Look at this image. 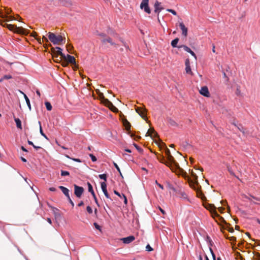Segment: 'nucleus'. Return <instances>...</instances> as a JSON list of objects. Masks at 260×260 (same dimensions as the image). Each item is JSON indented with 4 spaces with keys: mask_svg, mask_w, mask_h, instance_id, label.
I'll list each match as a JSON object with an SVG mask.
<instances>
[{
    "mask_svg": "<svg viewBox=\"0 0 260 260\" xmlns=\"http://www.w3.org/2000/svg\"><path fill=\"white\" fill-rule=\"evenodd\" d=\"M157 158L160 162L166 165H168V163L167 162V161L165 160V158L163 156L159 154L157 156Z\"/></svg>",
    "mask_w": 260,
    "mask_h": 260,
    "instance_id": "obj_26",
    "label": "nucleus"
},
{
    "mask_svg": "<svg viewBox=\"0 0 260 260\" xmlns=\"http://www.w3.org/2000/svg\"><path fill=\"white\" fill-rule=\"evenodd\" d=\"M56 50L52 54V57L53 58H58V56L60 55V58H65V54L62 52V49L59 47H56Z\"/></svg>",
    "mask_w": 260,
    "mask_h": 260,
    "instance_id": "obj_6",
    "label": "nucleus"
},
{
    "mask_svg": "<svg viewBox=\"0 0 260 260\" xmlns=\"http://www.w3.org/2000/svg\"><path fill=\"white\" fill-rule=\"evenodd\" d=\"M179 26L182 31V35L184 36V37H186L187 35V28L185 27V25L183 22H180L179 23Z\"/></svg>",
    "mask_w": 260,
    "mask_h": 260,
    "instance_id": "obj_18",
    "label": "nucleus"
},
{
    "mask_svg": "<svg viewBox=\"0 0 260 260\" xmlns=\"http://www.w3.org/2000/svg\"><path fill=\"white\" fill-rule=\"evenodd\" d=\"M180 195H181V197L183 198V199H186L187 198V194L184 192H181L180 193Z\"/></svg>",
    "mask_w": 260,
    "mask_h": 260,
    "instance_id": "obj_57",
    "label": "nucleus"
},
{
    "mask_svg": "<svg viewBox=\"0 0 260 260\" xmlns=\"http://www.w3.org/2000/svg\"><path fill=\"white\" fill-rule=\"evenodd\" d=\"M227 169H228V171L229 172V173H230V174L231 175L234 176V177H235L237 178H238V179H239L238 177L236 176V175H235V174L234 173V172L232 170V168L229 165L227 166Z\"/></svg>",
    "mask_w": 260,
    "mask_h": 260,
    "instance_id": "obj_33",
    "label": "nucleus"
},
{
    "mask_svg": "<svg viewBox=\"0 0 260 260\" xmlns=\"http://www.w3.org/2000/svg\"><path fill=\"white\" fill-rule=\"evenodd\" d=\"M94 225L95 228L97 230H100V231H101V226H100L99 224H98V223H97L94 222Z\"/></svg>",
    "mask_w": 260,
    "mask_h": 260,
    "instance_id": "obj_62",
    "label": "nucleus"
},
{
    "mask_svg": "<svg viewBox=\"0 0 260 260\" xmlns=\"http://www.w3.org/2000/svg\"><path fill=\"white\" fill-rule=\"evenodd\" d=\"M146 250L148 251H152L153 249V248L150 246L149 244L147 245L146 246Z\"/></svg>",
    "mask_w": 260,
    "mask_h": 260,
    "instance_id": "obj_53",
    "label": "nucleus"
},
{
    "mask_svg": "<svg viewBox=\"0 0 260 260\" xmlns=\"http://www.w3.org/2000/svg\"><path fill=\"white\" fill-rule=\"evenodd\" d=\"M154 12L157 13V16L159 15V13L164 9V8L161 6V3L156 1L154 4Z\"/></svg>",
    "mask_w": 260,
    "mask_h": 260,
    "instance_id": "obj_12",
    "label": "nucleus"
},
{
    "mask_svg": "<svg viewBox=\"0 0 260 260\" xmlns=\"http://www.w3.org/2000/svg\"><path fill=\"white\" fill-rule=\"evenodd\" d=\"M245 198L248 199L249 201H252L255 203L254 201H260V199L253 197L251 195H249V196H245Z\"/></svg>",
    "mask_w": 260,
    "mask_h": 260,
    "instance_id": "obj_24",
    "label": "nucleus"
},
{
    "mask_svg": "<svg viewBox=\"0 0 260 260\" xmlns=\"http://www.w3.org/2000/svg\"><path fill=\"white\" fill-rule=\"evenodd\" d=\"M176 169L178 170L181 175L185 179H187L188 182L189 183V177L188 176L187 173L184 171L182 169L180 168L179 166V168H177Z\"/></svg>",
    "mask_w": 260,
    "mask_h": 260,
    "instance_id": "obj_20",
    "label": "nucleus"
},
{
    "mask_svg": "<svg viewBox=\"0 0 260 260\" xmlns=\"http://www.w3.org/2000/svg\"><path fill=\"white\" fill-rule=\"evenodd\" d=\"M103 192L107 198L110 199V196L107 191V190L103 191Z\"/></svg>",
    "mask_w": 260,
    "mask_h": 260,
    "instance_id": "obj_59",
    "label": "nucleus"
},
{
    "mask_svg": "<svg viewBox=\"0 0 260 260\" xmlns=\"http://www.w3.org/2000/svg\"><path fill=\"white\" fill-rule=\"evenodd\" d=\"M135 239V238L134 236H129L127 237L122 238L120 240L124 244H129L132 242Z\"/></svg>",
    "mask_w": 260,
    "mask_h": 260,
    "instance_id": "obj_14",
    "label": "nucleus"
},
{
    "mask_svg": "<svg viewBox=\"0 0 260 260\" xmlns=\"http://www.w3.org/2000/svg\"><path fill=\"white\" fill-rule=\"evenodd\" d=\"M136 112L139 114V115L143 118L144 119L147 118V110L145 108L136 107Z\"/></svg>",
    "mask_w": 260,
    "mask_h": 260,
    "instance_id": "obj_4",
    "label": "nucleus"
},
{
    "mask_svg": "<svg viewBox=\"0 0 260 260\" xmlns=\"http://www.w3.org/2000/svg\"><path fill=\"white\" fill-rule=\"evenodd\" d=\"M14 32L24 35H27L29 33H30V31L28 29L23 28L22 27L17 26L15 29Z\"/></svg>",
    "mask_w": 260,
    "mask_h": 260,
    "instance_id": "obj_10",
    "label": "nucleus"
},
{
    "mask_svg": "<svg viewBox=\"0 0 260 260\" xmlns=\"http://www.w3.org/2000/svg\"><path fill=\"white\" fill-rule=\"evenodd\" d=\"M88 191L91 192L92 196H94V192L93 191L92 185L89 183L87 182Z\"/></svg>",
    "mask_w": 260,
    "mask_h": 260,
    "instance_id": "obj_32",
    "label": "nucleus"
},
{
    "mask_svg": "<svg viewBox=\"0 0 260 260\" xmlns=\"http://www.w3.org/2000/svg\"><path fill=\"white\" fill-rule=\"evenodd\" d=\"M48 39L54 45H61L66 42L65 38L60 35L56 36L55 34L51 32L48 33Z\"/></svg>",
    "mask_w": 260,
    "mask_h": 260,
    "instance_id": "obj_2",
    "label": "nucleus"
},
{
    "mask_svg": "<svg viewBox=\"0 0 260 260\" xmlns=\"http://www.w3.org/2000/svg\"><path fill=\"white\" fill-rule=\"evenodd\" d=\"M178 48H183V49L189 53L192 56H193L196 59H197V56L195 54V53H194V52H193L188 47H187V46L186 45H180V46H178Z\"/></svg>",
    "mask_w": 260,
    "mask_h": 260,
    "instance_id": "obj_15",
    "label": "nucleus"
},
{
    "mask_svg": "<svg viewBox=\"0 0 260 260\" xmlns=\"http://www.w3.org/2000/svg\"><path fill=\"white\" fill-rule=\"evenodd\" d=\"M66 156L67 157H68L70 159H71L75 161L78 162H81V160L79 158H71L67 155H66Z\"/></svg>",
    "mask_w": 260,
    "mask_h": 260,
    "instance_id": "obj_49",
    "label": "nucleus"
},
{
    "mask_svg": "<svg viewBox=\"0 0 260 260\" xmlns=\"http://www.w3.org/2000/svg\"><path fill=\"white\" fill-rule=\"evenodd\" d=\"M89 155L92 161L94 162L96 161V157L94 155H93L92 154H89Z\"/></svg>",
    "mask_w": 260,
    "mask_h": 260,
    "instance_id": "obj_51",
    "label": "nucleus"
},
{
    "mask_svg": "<svg viewBox=\"0 0 260 260\" xmlns=\"http://www.w3.org/2000/svg\"><path fill=\"white\" fill-rule=\"evenodd\" d=\"M134 146H135V147L137 149V150L140 152V153H142L143 151V150L142 148H141V147H140L138 145H137L136 143H134Z\"/></svg>",
    "mask_w": 260,
    "mask_h": 260,
    "instance_id": "obj_44",
    "label": "nucleus"
},
{
    "mask_svg": "<svg viewBox=\"0 0 260 260\" xmlns=\"http://www.w3.org/2000/svg\"><path fill=\"white\" fill-rule=\"evenodd\" d=\"M185 71H186V72L187 74H191L192 75V73L191 72V68H190V66H187V67H186L185 68Z\"/></svg>",
    "mask_w": 260,
    "mask_h": 260,
    "instance_id": "obj_45",
    "label": "nucleus"
},
{
    "mask_svg": "<svg viewBox=\"0 0 260 260\" xmlns=\"http://www.w3.org/2000/svg\"><path fill=\"white\" fill-rule=\"evenodd\" d=\"M113 165L115 167V168L116 169V170H117V171L119 173L120 175L122 177V174L121 173V171H120V168H119L118 166L117 165V164L114 162H113Z\"/></svg>",
    "mask_w": 260,
    "mask_h": 260,
    "instance_id": "obj_46",
    "label": "nucleus"
},
{
    "mask_svg": "<svg viewBox=\"0 0 260 260\" xmlns=\"http://www.w3.org/2000/svg\"><path fill=\"white\" fill-rule=\"evenodd\" d=\"M61 65L63 66V67H67L68 66L69 63L68 62V61H67V60H64V59H62V60L61 61Z\"/></svg>",
    "mask_w": 260,
    "mask_h": 260,
    "instance_id": "obj_48",
    "label": "nucleus"
},
{
    "mask_svg": "<svg viewBox=\"0 0 260 260\" xmlns=\"http://www.w3.org/2000/svg\"><path fill=\"white\" fill-rule=\"evenodd\" d=\"M190 174H191V176L193 178V180L189 178V185L190 186V183L191 182L196 183H196L197 184H199V182H198V176L193 172L192 170L191 171Z\"/></svg>",
    "mask_w": 260,
    "mask_h": 260,
    "instance_id": "obj_17",
    "label": "nucleus"
},
{
    "mask_svg": "<svg viewBox=\"0 0 260 260\" xmlns=\"http://www.w3.org/2000/svg\"><path fill=\"white\" fill-rule=\"evenodd\" d=\"M96 92L98 94V96H99L100 100H101V102H103V101H104V99H106L104 95V94L103 93L101 92L100 91V90L98 89L96 90Z\"/></svg>",
    "mask_w": 260,
    "mask_h": 260,
    "instance_id": "obj_31",
    "label": "nucleus"
},
{
    "mask_svg": "<svg viewBox=\"0 0 260 260\" xmlns=\"http://www.w3.org/2000/svg\"><path fill=\"white\" fill-rule=\"evenodd\" d=\"M70 175V173L68 171H61V176H69Z\"/></svg>",
    "mask_w": 260,
    "mask_h": 260,
    "instance_id": "obj_47",
    "label": "nucleus"
},
{
    "mask_svg": "<svg viewBox=\"0 0 260 260\" xmlns=\"http://www.w3.org/2000/svg\"><path fill=\"white\" fill-rule=\"evenodd\" d=\"M103 104H104L106 106H107V107H108L109 108H110V106L112 105L113 104L110 101H109L108 99H104V101H103V102H102Z\"/></svg>",
    "mask_w": 260,
    "mask_h": 260,
    "instance_id": "obj_29",
    "label": "nucleus"
},
{
    "mask_svg": "<svg viewBox=\"0 0 260 260\" xmlns=\"http://www.w3.org/2000/svg\"><path fill=\"white\" fill-rule=\"evenodd\" d=\"M169 124L172 126H177V123L173 119L170 118L168 119Z\"/></svg>",
    "mask_w": 260,
    "mask_h": 260,
    "instance_id": "obj_36",
    "label": "nucleus"
},
{
    "mask_svg": "<svg viewBox=\"0 0 260 260\" xmlns=\"http://www.w3.org/2000/svg\"><path fill=\"white\" fill-rule=\"evenodd\" d=\"M220 203L221 204L222 206V207H219L218 208V211L221 212V211H223V210H225V208L223 206H226V207L228 208V211H230V207L227 205V203H226V201L222 200V201H221L220 202Z\"/></svg>",
    "mask_w": 260,
    "mask_h": 260,
    "instance_id": "obj_19",
    "label": "nucleus"
},
{
    "mask_svg": "<svg viewBox=\"0 0 260 260\" xmlns=\"http://www.w3.org/2000/svg\"><path fill=\"white\" fill-rule=\"evenodd\" d=\"M64 60H67L68 62L71 64H75L76 63V59L73 56H71L69 54L65 55V58H63Z\"/></svg>",
    "mask_w": 260,
    "mask_h": 260,
    "instance_id": "obj_16",
    "label": "nucleus"
},
{
    "mask_svg": "<svg viewBox=\"0 0 260 260\" xmlns=\"http://www.w3.org/2000/svg\"><path fill=\"white\" fill-rule=\"evenodd\" d=\"M39 124L40 125V134H41V135L42 136H43L45 139H46L47 140H48V137H47V136L44 133L43 131V129H42V126H41V123L40 121H39Z\"/></svg>",
    "mask_w": 260,
    "mask_h": 260,
    "instance_id": "obj_34",
    "label": "nucleus"
},
{
    "mask_svg": "<svg viewBox=\"0 0 260 260\" xmlns=\"http://www.w3.org/2000/svg\"><path fill=\"white\" fill-rule=\"evenodd\" d=\"M67 51L71 54H73L72 50L73 49V47L71 44H67Z\"/></svg>",
    "mask_w": 260,
    "mask_h": 260,
    "instance_id": "obj_38",
    "label": "nucleus"
},
{
    "mask_svg": "<svg viewBox=\"0 0 260 260\" xmlns=\"http://www.w3.org/2000/svg\"><path fill=\"white\" fill-rule=\"evenodd\" d=\"M23 95H24V98L25 100V101H26V103L27 104V105L29 109V110H31V105H30V101L28 99V98L27 96V95L24 94L23 92H22Z\"/></svg>",
    "mask_w": 260,
    "mask_h": 260,
    "instance_id": "obj_30",
    "label": "nucleus"
},
{
    "mask_svg": "<svg viewBox=\"0 0 260 260\" xmlns=\"http://www.w3.org/2000/svg\"><path fill=\"white\" fill-rule=\"evenodd\" d=\"M168 161H167V162L168 163V165H167V166L170 167V166L173 165V166L176 169L177 168H179V164L175 161L174 159L173 156L171 155H169L168 157H167Z\"/></svg>",
    "mask_w": 260,
    "mask_h": 260,
    "instance_id": "obj_8",
    "label": "nucleus"
},
{
    "mask_svg": "<svg viewBox=\"0 0 260 260\" xmlns=\"http://www.w3.org/2000/svg\"><path fill=\"white\" fill-rule=\"evenodd\" d=\"M99 178L101 179L104 180L105 182L107 181V175L106 174H100L99 175Z\"/></svg>",
    "mask_w": 260,
    "mask_h": 260,
    "instance_id": "obj_42",
    "label": "nucleus"
},
{
    "mask_svg": "<svg viewBox=\"0 0 260 260\" xmlns=\"http://www.w3.org/2000/svg\"><path fill=\"white\" fill-rule=\"evenodd\" d=\"M56 50V47L55 48H54V47H52L51 46V49H50V51H48V52L49 53H50L51 54H53V52H55V51Z\"/></svg>",
    "mask_w": 260,
    "mask_h": 260,
    "instance_id": "obj_55",
    "label": "nucleus"
},
{
    "mask_svg": "<svg viewBox=\"0 0 260 260\" xmlns=\"http://www.w3.org/2000/svg\"><path fill=\"white\" fill-rule=\"evenodd\" d=\"M200 93L201 94L203 95L204 96H210V93L209 92L208 88L206 86H203L201 88V90H200Z\"/></svg>",
    "mask_w": 260,
    "mask_h": 260,
    "instance_id": "obj_13",
    "label": "nucleus"
},
{
    "mask_svg": "<svg viewBox=\"0 0 260 260\" xmlns=\"http://www.w3.org/2000/svg\"><path fill=\"white\" fill-rule=\"evenodd\" d=\"M101 188L103 191L107 190V184L105 182H101Z\"/></svg>",
    "mask_w": 260,
    "mask_h": 260,
    "instance_id": "obj_43",
    "label": "nucleus"
},
{
    "mask_svg": "<svg viewBox=\"0 0 260 260\" xmlns=\"http://www.w3.org/2000/svg\"><path fill=\"white\" fill-rule=\"evenodd\" d=\"M30 36H31V37H34V38H36H36H37V37H38V34H37V33L36 32H35V31H33V32L31 33V34L30 35Z\"/></svg>",
    "mask_w": 260,
    "mask_h": 260,
    "instance_id": "obj_60",
    "label": "nucleus"
},
{
    "mask_svg": "<svg viewBox=\"0 0 260 260\" xmlns=\"http://www.w3.org/2000/svg\"><path fill=\"white\" fill-rule=\"evenodd\" d=\"M54 61L56 62H60L62 59H63L62 58H60V57L58 56V58H53Z\"/></svg>",
    "mask_w": 260,
    "mask_h": 260,
    "instance_id": "obj_56",
    "label": "nucleus"
},
{
    "mask_svg": "<svg viewBox=\"0 0 260 260\" xmlns=\"http://www.w3.org/2000/svg\"><path fill=\"white\" fill-rule=\"evenodd\" d=\"M190 187L196 191L197 195L198 198H200L203 201V206L209 211H216V207L212 204H209L206 202V198L201 190V186L199 184H196L191 182Z\"/></svg>",
    "mask_w": 260,
    "mask_h": 260,
    "instance_id": "obj_1",
    "label": "nucleus"
},
{
    "mask_svg": "<svg viewBox=\"0 0 260 260\" xmlns=\"http://www.w3.org/2000/svg\"><path fill=\"white\" fill-rule=\"evenodd\" d=\"M45 105L47 110L51 111L52 110V107L50 103H49V102H45Z\"/></svg>",
    "mask_w": 260,
    "mask_h": 260,
    "instance_id": "obj_40",
    "label": "nucleus"
},
{
    "mask_svg": "<svg viewBox=\"0 0 260 260\" xmlns=\"http://www.w3.org/2000/svg\"><path fill=\"white\" fill-rule=\"evenodd\" d=\"M102 43H106V42L109 43L111 45H115V44L112 41L111 38H110V37H107V38H104L103 39H102Z\"/></svg>",
    "mask_w": 260,
    "mask_h": 260,
    "instance_id": "obj_27",
    "label": "nucleus"
},
{
    "mask_svg": "<svg viewBox=\"0 0 260 260\" xmlns=\"http://www.w3.org/2000/svg\"><path fill=\"white\" fill-rule=\"evenodd\" d=\"M146 136H149L152 138H157L158 141L160 142V140L159 138L158 134L155 132L153 128H151L150 129H148Z\"/></svg>",
    "mask_w": 260,
    "mask_h": 260,
    "instance_id": "obj_9",
    "label": "nucleus"
},
{
    "mask_svg": "<svg viewBox=\"0 0 260 260\" xmlns=\"http://www.w3.org/2000/svg\"><path fill=\"white\" fill-rule=\"evenodd\" d=\"M12 78V77L11 75H5L4 77H3V79H1L0 80V81H2V80L3 79H11Z\"/></svg>",
    "mask_w": 260,
    "mask_h": 260,
    "instance_id": "obj_50",
    "label": "nucleus"
},
{
    "mask_svg": "<svg viewBox=\"0 0 260 260\" xmlns=\"http://www.w3.org/2000/svg\"><path fill=\"white\" fill-rule=\"evenodd\" d=\"M255 255V259L256 260H260V254L258 252H255L254 253Z\"/></svg>",
    "mask_w": 260,
    "mask_h": 260,
    "instance_id": "obj_52",
    "label": "nucleus"
},
{
    "mask_svg": "<svg viewBox=\"0 0 260 260\" xmlns=\"http://www.w3.org/2000/svg\"><path fill=\"white\" fill-rule=\"evenodd\" d=\"M167 11L169 12H170V13H171L172 14H173L174 15H177L176 12L175 10H173V9H168L167 10Z\"/></svg>",
    "mask_w": 260,
    "mask_h": 260,
    "instance_id": "obj_54",
    "label": "nucleus"
},
{
    "mask_svg": "<svg viewBox=\"0 0 260 260\" xmlns=\"http://www.w3.org/2000/svg\"><path fill=\"white\" fill-rule=\"evenodd\" d=\"M5 9H6V15H5L8 16L7 15L11 13L12 10L10 9H8L6 8H5Z\"/></svg>",
    "mask_w": 260,
    "mask_h": 260,
    "instance_id": "obj_58",
    "label": "nucleus"
},
{
    "mask_svg": "<svg viewBox=\"0 0 260 260\" xmlns=\"http://www.w3.org/2000/svg\"><path fill=\"white\" fill-rule=\"evenodd\" d=\"M0 16L2 18H9L11 20H15L16 19L15 17L13 16H7L3 14L2 11H0Z\"/></svg>",
    "mask_w": 260,
    "mask_h": 260,
    "instance_id": "obj_37",
    "label": "nucleus"
},
{
    "mask_svg": "<svg viewBox=\"0 0 260 260\" xmlns=\"http://www.w3.org/2000/svg\"><path fill=\"white\" fill-rule=\"evenodd\" d=\"M14 120L16 122L17 128L22 129L21 121L18 118H15Z\"/></svg>",
    "mask_w": 260,
    "mask_h": 260,
    "instance_id": "obj_28",
    "label": "nucleus"
},
{
    "mask_svg": "<svg viewBox=\"0 0 260 260\" xmlns=\"http://www.w3.org/2000/svg\"><path fill=\"white\" fill-rule=\"evenodd\" d=\"M4 26L7 27L8 29H9L10 30L15 31V29L17 27L16 25H13V24H8L7 23H5L4 25L2 24Z\"/></svg>",
    "mask_w": 260,
    "mask_h": 260,
    "instance_id": "obj_23",
    "label": "nucleus"
},
{
    "mask_svg": "<svg viewBox=\"0 0 260 260\" xmlns=\"http://www.w3.org/2000/svg\"><path fill=\"white\" fill-rule=\"evenodd\" d=\"M185 66H186V67H187V66H190L189 60V59H188V58H187V59L185 60Z\"/></svg>",
    "mask_w": 260,
    "mask_h": 260,
    "instance_id": "obj_64",
    "label": "nucleus"
},
{
    "mask_svg": "<svg viewBox=\"0 0 260 260\" xmlns=\"http://www.w3.org/2000/svg\"><path fill=\"white\" fill-rule=\"evenodd\" d=\"M160 142L161 143V144L163 145L166 146L165 144H164L162 142ZM165 153H166V154L167 156V157H168L169 155H171V154L170 150L167 147H165Z\"/></svg>",
    "mask_w": 260,
    "mask_h": 260,
    "instance_id": "obj_41",
    "label": "nucleus"
},
{
    "mask_svg": "<svg viewBox=\"0 0 260 260\" xmlns=\"http://www.w3.org/2000/svg\"><path fill=\"white\" fill-rule=\"evenodd\" d=\"M179 41V39L178 38H175V39H174L172 41L171 43V46L173 48H176V47L178 48V46H177V43H178Z\"/></svg>",
    "mask_w": 260,
    "mask_h": 260,
    "instance_id": "obj_25",
    "label": "nucleus"
},
{
    "mask_svg": "<svg viewBox=\"0 0 260 260\" xmlns=\"http://www.w3.org/2000/svg\"><path fill=\"white\" fill-rule=\"evenodd\" d=\"M74 189H75V190H74L75 194L76 195V196L77 198H81L82 194H83V193L84 192L83 187L79 186L77 185L76 184H74Z\"/></svg>",
    "mask_w": 260,
    "mask_h": 260,
    "instance_id": "obj_7",
    "label": "nucleus"
},
{
    "mask_svg": "<svg viewBox=\"0 0 260 260\" xmlns=\"http://www.w3.org/2000/svg\"><path fill=\"white\" fill-rule=\"evenodd\" d=\"M122 198L121 199H123L124 200V203L126 204H127V199L125 197V196L123 194H122Z\"/></svg>",
    "mask_w": 260,
    "mask_h": 260,
    "instance_id": "obj_63",
    "label": "nucleus"
},
{
    "mask_svg": "<svg viewBox=\"0 0 260 260\" xmlns=\"http://www.w3.org/2000/svg\"><path fill=\"white\" fill-rule=\"evenodd\" d=\"M222 73H223V78H224L225 79V83L226 84H227L228 83L229 80L228 76L230 74L228 73V74L227 75L224 70L222 71Z\"/></svg>",
    "mask_w": 260,
    "mask_h": 260,
    "instance_id": "obj_35",
    "label": "nucleus"
},
{
    "mask_svg": "<svg viewBox=\"0 0 260 260\" xmlns=\"http://www.w3.org/2000/svg\"><path fill=\"white\" fill-rule=\"evenodd\" d=\"M58 188L62 191V192L63 193V194L67 197V198H69L70 194H69V190L62 186H59Z\"/></svg>",
    "mask_w": 260,
    "mask_h": 260,
    "instance_id": "obj_21",
    "label": "nucleus"
},
{
    "mask_svg": "<svg viewBox=\"0 0 260 260\" xmlns=\"http://www.w3.org/2000/svg\"><path fill=\"white\" fill-rule=\"evenodd\" d=\"M148 3L149 0H142L140 4V8L143 9L146 13L150 14L151 13V10L148 6Z\"/></svg>",
    "mask_w": 260,
    "mask_h": 260,
    "instance_id": "obj_5",
    "label": "nucleus"
},
{
    "mask_svg": "<svg viewBox=\"0 0 260 260\" xmlns=\"http://www.w3.org/2000/svg\"><path fill=\"white\" fill-rule=\"evenodd\" d=\"M227 239H229L230 241L235 242L236 241V238L235 237H226Z\"/></svg>",
    "mask_w": 260,
    "mask_h": 260,
    "instance_id": "obj_61",
    "label": "nucleus"
},
{
    "mask_svg": "<svg viewBox=\"0 0 260 260\" xmlns=\"http://www.w3.org/2000/svg\"><path fill=\"white\" fill-rule=\"evenodd\" d=\"M211 216L218 224L225 223L224 218L220 216L217 212H210Z\"/></svg>",
    "mask_w": 260,
    "mask_h": 260,
    "instance_id": "obj_3",
    "label": "nucleus"
},
{
    "mask_svg": "<svg viewBox=\"0 0 260 260\" xmlns=\"http://www.w3.org/2000/svg\"><path fill=\"white\" fill-rule=\"evenodd\" d=\"M122 122L123 123V125L125 127V130L126 131H127L128 132V133H129L130 131H131V123L128 122V121L126 119L125 117H123L122 119Z\"/></svg>",
    "mask_w": 260,
    "mask_h": 260,
    "instance_id": "obj_11",
    "label": "nucleus"
},
{
    "mask_svg": "<svg viewBox=\"0 0 260 260\" xmlns=\"http://www.w3.org/2000/svg\"><path fill=\"white\" fill-rule=\"evenodd\" d=\"M42 41V42H45V43L44 44V46L46 49H48L49 47L51 46V44L50 43H49L48 40L46 37H43Z\"/></svg>",
    "mask_w": 260,
    "mask_h": 260,
    "instance_id": "obj_22",
    "label": "nucleus"
},
{
    "mask_svg": "<svg viewBox=\"0 0 260 260\" xmlns=\"http://www.w3.org/2000/svg\"><path fill=\"white\" fill-rule=\"evenodd\" d=\"M109 109L114 113L119 112L118 109L116 107H115L113 104L110 106Z\"/></svg>",
    "mask_w": 260,
    "mask_h": 260,
    "instance_id": "obj_39",
    "label": "nucleus"
}]
</instances>
